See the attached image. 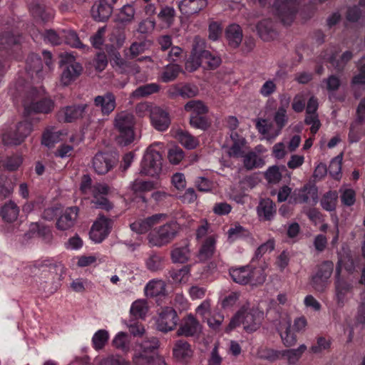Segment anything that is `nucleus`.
I'll use <instances>...</instances> for the list:
<instances>
[{"label": "nucleus", "instance_id": "62", "mask_svg": "<svg viewBox=\"0 0 365 365\" xmlns=\"http://www.w3.org/2000/svg\"><path fill=\"white\" fill-rule=\"evenodd\" d=\"M215 239L213 237H209L205 241L200 249V257L203 259H207L212 256L215 251Z\"/></svg>", "mask_w": 365, "mask_h": 365}, {"label": "nucleus", "instance_id": "3", "mask_svg": "<svg viewBox=\"0 0 365 365\" xmlns=\"http://www.w3.org/2000/svg\"><path fill=\"white\" fill-rule=\"evenodd\" d=\"M162 155L159 151L149 146L143 156L140 173L151 177L158 176L162 170Z\"/></svg>", "mask_w": 365, "mask_h": 365}, {"label": "nucleus", "instance_id": "44", "mask_svg": "<svg viewBox=\"0 0 365 365\" xmlns=\"http://www.w3.org/2000/svg\"><path fill=\"white\" fill-rule=\"evenodd\" d=\"M157 354L135 351L132 357L133 365H154Z\"/></svg>", "mask_w": 365, "mask_h": 365}, {"label": "nucleus", "instance_id": "64", "mask_svg": "<svg viewBox=\"0 0 365 365\" xmlns=\"http://www.w3.org/2000/svg\"><path fill=\"white\" fill-rule=\"evenodd\" d=\"M130 188L135 193L148 192L154 188V184L150 181L135 180L131 184Z\"/></svg>", "mask_w": 365, "mask_h": 365}, {"label": "nucleus", "instance_id": "25", "mask_svg": "<svg viewBox=\"0 0 365 365\" xmlns=\"http://www.w3.org/2000/svg\"><path fill=\"white\" fill-rule=\"evenodd\" d=\"M173 356L180 361H187L193 355L190 344L182 339L175 341L173 349Z\"/></svg>", "mask_w": 365, "mask_h": 365}, {"label": "nucleus", "instance_id": "28", "mask_svg": "<svg viewBox=\"0 0 365 365\" xmlns=\"http://www.w3.org/2000/svg\"><path fill=\"white\" fill-rule=\"evenodd\" d=\"M202 46L199 49L202 63H204L206 68L210 70L217 68L221 63L220 57L205 49V41L203 38H202Z\"/></svg>", "mask_w": 365, "mask_h": 365}, {"label": "nucleus", "instance_id": "42", "mask_svg": "<svg viewBox=\"0 0 365 365\" xmlns=\"http://www.w3.org/2000/svg\"><path fill=\"white\" fill-rule=\"evenodd\" d=\"M158 19L170 26L175 20V10L173 6L168 5L161 6L160 11L157 14Z\"/></svg>", "mask_w": 365, "mask_h": 365}, {"label": "nucleus", "instance_id": "11", "mask_svg": "<svg viewBox=\"0 0 365 365\" xmlns=\"http://www.w3.org/2000/svg\"><path fill=\"white\" fill-rule=\"evenodd\" d=\"M106 48L108 51H112V61L115 66L120 71L121 73H131L136 74L140 73V66L135 63L128 61L122 58L119 51H116L113 45H106Z\"/></svg>", "mask_w": 365, "mask_h": 365}, {"label": "nucleus", "instance_id": "54", "mask_svg": "<svg viewBox=\"0 0 365 365\" xmlns=\"http://www.w3.org/2000/svg\"><path fill=\"white\" fill-rule=\"evenodd\" d=\"M175 94L180 96L183 98H190L197 96L198 89L193 85L176 86L175 87Z\"/></svg>", "mask_w": 365, "mask_h": 365}, {"label": "nucleus", "instance_id": "23", "mask_svg": "<svg viewBox=\"0 0 365 365\" xmlns=\"http://www.w3.org/2000/svg\"><path fill=\"white\" fill-rule=\"evenodd\" d=\"M207 6V0H182L178 4L180 12L186 16L198 14Z\"/></svg>", "mask_w": 365, "mask_h": 365}, {"label": "nucleus", "instance_id": "7", "mask_svg": "<svg viewBox=\"0 0 365 365\" xmlns=\"http://www.w3.org/2000/svg\"><path fill=\"white\" fill-rule=\"evenodd\" d=\"M202 331V325L192 314L183 317L176 331L178 336L193 337L198 336Z\"/></svg>", "mask_w": 365, "mask_h": 365}, {"label": "nucleus", "instance_id": "45", "mask_svg": "<svg viewBox=\"0 0 365 365\" xmlns=\"http://www.w3.org/2000/svg\"><path fill=\"white\" fill-rule=\"evenodd\" d=\"M257 30L260 38L265 41L273 38L275 33L272 29L271 22L268 20H263L257 25Z\"/></svg>", "mask_w": 365, "mask_h": 365}, {"label": "nucleus", "instance_id": "6", "mask_svg": "<svg viewBox=\"0 0 365 365\" xmlns=\"http://www.w3.org/2000/svg\"><path fill=\"white\" fill-rule=\"evenodd\" d=\"M32 125L28 121L19 122L14 130H9L2 135V142L6 145H20L31 133Z\"/></svg>", "mask_w": 365, "mask_h": 365}, {"label": "nucleus", "instance_id": "47", "mask_svg": "<svg viewBox=\"0 0 365 365\" xmlns=\"http://www.w3.org/2000/svg\"><path fill=\"white\" fill-rule=\"evenodd\" d=\"M249 284L252 286L262 284L266 279L264 271L261 267H252L249 266Z\"/></svg>", "mask_w": 365, "mask_h": 365}, {"label": "nucleus", "instance_id": "35", "mask_svg": "<svg viewBox=\"0 0 365 365\" xmlns=\"http://www.w3.org/2000/svg\"><path fill=\"white\" fill-rule=\"evenodd\" d=\"M276 212L275 205L269 199H265L260 202L258 207V214L265 220H270Z\"/></svg>", "mask_w": 365, "mask_h": 365}, {"label": "nucleus", "instance_id": "27", "mask_svg": "<svg viewBox=\"0 0 365 365\" xmlns=\"http://www.w3.org/2000/svg\"><path fill=\"white\" fill-rule=\"evenodd\" d=\"M242 30L238 24H232L226 28L225 38L231 48H238L242 43Z\"/></svg>", "mask_w": 365, "mask_h": 365}, {"label": "nucleus", "instance_id": "24", "mask_svg": "<svg viewBox=\"0 0 365 365\" xmlns=\"http://www.w3.org/2000/svg\"><path fill=\"white\" fill-rule=\"evenodd\" d=\"M26 71L31 78L36 77L41 78L43 73V61L41 56L37 53H30L26 60Z\"/></svg>", "mask_w": 365, "mask_h": 365}, {"label": "nucleus", "instance_id": "55", "mask_svg": "<svg viewBox=\"0 0 365 365\" xmlns=\"http://www.w3.org/2000/svg\"><path fill=\"white\" fill-rule=\"evenodd\" d=\"M357 67L359 73L353 76L351 84V86H362L365 87V56H363L357 62Z\"/></svg>", "mask_w": 365, "mask_h": 365}, {"label": "nucleus", "instance_id": "34", "mask_svg": "<svg viewBox=\"0 0 365 365\" xmlns=\"http://www.w3.org/2000/svg\"><path fill=\"white\" fill-rule=\"evenodd\" d=\"M113 7L106 0H100L96 9V14H93V18L98 21H107L111 16Z\"/></svg>", "mask_w": 365, "mask_h": 365}, {"label": "nucleus", "instance_id": "14", "mask_svg": "<svg viewBox=\"0 0 365 365\" xmlns=\"http://www.w3.org/2000/svg\"><path fill=\"white\" fill-rule=\"evenodd\" d=\"M68 65L63 68L61 81L64 86H68L74 81L81 73L83 67L81 63L75 61L74 57L69 55Z\"/></svg>", "mask_w": 365, "mask_h": 365}, {"label": "nucleus", "instance_id": "37", "mask_svg": "<svg viewBox=\"0 0 365 365\" xmlns=\"http://www.w3.org/2000/svg\"><path fill=\"white\" fill-rule=\"evenodd\" d=\"M249 266L230 269V274L232 280L240 284H249Z\"/></svg>", "mask_w": 365, "mask_h": 365}, {"label": "nucleus", "instance_id": "59", "mask_svg": "<svg viewBox=\"0 0 365 365\" xmlns=\"http://www.w3.org/2000/svg\"><path fill=\"white\" fill-rule=\"evenodd\" d=\"M151 45V41H143L141 42H133L130 48H129V58H136L140 54L143 53Z\"/></svg>", "mask_w": 365, "mask_h": 365}, {"label": "nucleus", "instance_id": "60", "mask_svg": "<svg viewBox=\"0 0 365 365\" xmlns=\"http://www.w3.org/2000/svg\"><path fill=\"white\" fill-rule=\"evenodd\" d=\"M130 312L135 318H144L148 312L145 302L143 300L134 302L132 304Z\"/></svg>", "mask_w": 365, "mask_h": 365}, {"label": "nucleus", "instance_id": "31", "mask_svg": "<svg viewBox=\"0 0 365 365\" xmlns=\"http://www.w3.org/2000/svg\"><path fill=\"white\" fill-rule=\"evenodd\" d=\"M19 214V207L12 201H9L3 205L0 210V215L6 222H14Z\"/></svg>", "mask_w": 365, "mask_h": 365}, {"label": "nucleus", "instance_id": "29", "mask_svg": "<svg viewBox=\"0 0 365 365\" xmlns=\"http://www.w3.org/2000/svg\"><path fill=\"white\" fill-rule=\"evenodd\" d=\"M230 138L232 145L229 148L227 154L230 158H238L244 155L243 148L245 145L246 140L240 136L237 132H231Z\"/></svg>", "mask_w": 365, "mask_h": 365}, {"label": "nucleus", "instance_id": "33", "mask_svg": "<svg viewBox=\"0 0 365 365\" xmlns=\"http://www.w3.org/2000/svg\"><path fill=\"white\" fill-rule=\"evenodd\" d=\"M54 107V102L49 98H43L36 102H32L27 108L34 113H48Z\"/></svg>", "mask_w": 365, "mask_h": 365}, {"label": "nucleus", "instance_id": "9", "mask_svg": "<svg viewBox=\"0 0 365 365\" xmlns=\"http://www.w3.org/2000/svg\"><path fill=\"white\" fill-rule=\"evenodd\" d=\"M118 162V158L110 153H98L93 159V168L100 175H104L111 170Z\"/></svg>", "mask_w": 365, "mask_h": 365}, {"label": "nucleus", "instance_id": "51", "mask_svg": "<svg viewBox=\"0 0 365 365\" xmlns=\"http://www.w3.org/2000/svg\"><path fill=\"white\" fill-rule=\"evenodd\" d=\"M180 143L187 149H194L197 145V140L188 132L180 130L177 132Z\"/></svg>", "mask_w": 365, "mask_h": 365}, {"label": "nucleus", "instance_id": "30", "mask_svg": "<svg viewBox=\"0 0 365 365\" xmlns=\"http://www.w3.org/2000/svg\"><path fill=\"white\" fill-rule=\"evenodd\" d=\"M62 135L63 133L61 130H56L53 127L47 128L42 133L41 144L51 148L61 140Z\"/></svg>", "mask_w": 365, "mask_h": 365}, {"label": "nucleus", "instance_id": "61", "mask_svg": "<svg viewBox=\"0 0 365 365\" xmlns=\"http://www.w3.org/2000/svg\"><path fill=\"white\" fill-rule=\"evenodd\" d=\"M135 14V11L132 5H124L118 14V19L121 23H130L133 20Z\"/></svg>", "mask_w": 365, "mask_h": 365}, {"label": "nucleus", "instance_id": "38", "mask_svg": "<svg viewBox=\"0 0 365 365\" xmlns=\"http://www.w3.org/2000/svg\"><path fill=\"white\" fill-rule=\"evenodd\" d=\"M190 252L187 245L175 247L171 251V259L174 263H185L188 261Z\"/></svg>", "mask_w": 365, "mask_h": 365}, {"label": "nucleus", "instance_id": "21", "mask_svg": "<svg viewBox=\"0 0 365 365\" xmlns=\"http://www.w3.org/2000/svg\"><path fill=\"white\" fill-rule=\"evenodd\" d=\"M86 107V104L66 106L58 111V120L66 123L73 122L83 116Z\"/></svg>", "mask_w": 365, "mask_h": 365}, {"label": "nucleus", "instance_id": "53", "mask_svg": "<svg viewBox=\"0 0 365 365\" xmlns=\"http://www.w3.org/2000/svg\"><path fill=\"white\" fill-rule=\"evenodd\" d=\"M14 190V184L11 180L6 175H0V200L8 197Z\"/></svg>", "mask_w": 365, "mask_h": 365}, {"label": "nucleus", "instance_id": "16", "mask_svg": "<svg viewBox=\"0 0 365 365\" xmlns=\"http://www.w3.org/2000/svg\"><path fill=\"white\" fill-rule=\"evenodd\" d=\"M110 222V220L104 215H99L93 223V242L101 243L108 235Z\"/></svg>", "mask_w": 365, "mask_h": 365}, {"label": "nucleus", "instance_id": "50", "mask_svg": "<svg viewBox=\"0 0 365 365\" xmlns=\"http://www.w3.org/2000/svg\"><path fill=\"white\" fill-rule=\"evenodd\" d=\"M258 356L261 359L267 360L271 363L282 358V351L271 348L264 347L258 350Z\"/></svg>", "mask_w": 365, "mask_h": 365}, {"label": "nucleus", "instance_id": "15", "mask_svg": "<svg viewBox=\"0 0 365 365\" xmlns=\"http://www.w3.org/2000/svg\"><path fill=\"white\" fill-rule=\"evenodd\" d=\"M62 264L60 262H56L53 259H46L43 260H36L32 262L28 267L31 274L34 276L44 275L51 271H55L58 267H61Z\"/></svg>", "mask_w": 365, "mask_h": 365}, {"label": "nucleus", "instance_id": "43", "mask_svg": "<svg viewBox=\"0 0 365 365\" xmlns=\"http://www.w3.org/2000/svg\"><path fill=\"white\" fill-rule=\"evenodd\" d=\"M243 163L247 170H252L264 165V160L254 152H250L246 155H243Z\"/></svg>", "mask_w": 365, "mask_h": 365}, {"label": "nucleus", "instance_id": "56", "mask_svg": "<svg viewBox=\"0 0 365 365\" xmlns=\"http://www.w3.org/2000/svg\"><path fill=\"white\" fill-rule=\"evenodd\" d=\"M146 267L151 272H157L163 269V257L157 254L153 253L145 261Z\"/></svg>", "mask_w": 365, "mask_h": 365}, {"label": "nucleus", "instance_id": "32", "mask_svg": "<svg viewBox=\"0 0 365 365\" xmlns=\"http://www.w3.org/2000/svg\"><path fill=\"white\" fill-rule=\"evenodd\" d=\"M290 98L288 97L284 101V105L279 106L274 115V120L277 127L276 135H278L282 129L286 125L288 121L286 108L288 107Z\"/></svg>", "mask_w": 365, "mask_h": 365}, {"label": "nucleus", "instance_id": "4", "mask_svg": "<svg viewBox=\"0 0 365 365\" xmlns=\"http://www.w3.org/2000/svg\"><path fill=\"white\" fill-rule=\"evenodd\" d=\"M0 50L4 51L8 57L21 61L23 58L21 47V36L11 31L0 34Z\"/></svg>", "mask_w": 365, "mask_h": 365}, {"label": "nucleus", "instance_id": "2", "mask_svg": "<svg viewBox=\"0 0 365 365\" xmlns=\"http://www.w3.org/2000/svg\"><path fill=\"white\" fill-rule=\"evenodd\" d=\"M179 230L180 226L175 221L167 222L149 234V242L155 247L164 246L173 240Z\"/></svg>", "mask_w": 365, "mask_h": 365}, {"label": "nucleus", "instance_id": "1", "mask_svg": "<svg viewBox=\"0 0 365 365\" xmlns=\"http://www.w3.org/2000/svg\"><path fill=\"white\" fill-rule=\"evenodd\" d=\"M135 116L133 113L123 110L115 114L113 128L118 133L116 142L121 146L130 144L135 138Z\"/></svg>", "mask_w": 365, "mask_h": 365}, {"label": "nucleus", "instance_id": "22", "mask_svg": "<svg viewBox=\"0 0 365 365\" xmlns=\"http://www.w3.org/2000/svg\"><path fill=\"white\" fill-rule=\"evenodd\" d=\"M78 213L76 206L67 207L56 222V227L61 230H67L74 225Z\"/></svg>", "mask_w": 365, "mask_h": 365}, {"label": "nucleus", "instance_id": "20", "mask_svg": "<svg viewBox=\"0 0 365 365\" xmlns=\"http://www.w3.org/2000/svg\"><path fill=\"white\" fill-rule=\"evenodd\" d=\"M277 330L284 346L289 347L296 344L297 336L291 331V319L289 317H286L281 319Z\"/></svg>", "mask_w": 365, "mask_h": 365}, {"label": "nucleus", "instance_id": "36", "mask_svg": "<svg viewBox=\"0 0 365 365\" xmlns=\"http://www.w3.org/2000/svg\"><path fill=\"white\" fill-rule=\"evenodd\" d=\"M165 284L163 280H152L145 287L147 297H153L165 294Z\"/></svg>", "mask_w": 365, "mask_h": 365}, {"label": "nucleus", "instance_id": "49", "mask_svg": "<svg viewBox=\"0 0 365 365\" xmlns=\"http://www.w3.org/2000/svg\"><path fill=\"white\" fill-rule=\"evenodd\" d=\"M337 200V192L336 191H329L323 195L321 200V205L327 211H333L336 209Z\"/></svg>", "mask_w": 365, "mask_h": 365}, {"label": "nucleus", "instance_id": "5", "mask_svg": "<svg viewBox=\"0 0 365 365\" xmlns=\"http://www.w3.org/2000/svg\"><path fill=\"white\" fill-rule=\"evenodd\" d=\"M301 0H276L274 8L284 24L289 25L298 11Z\"/></svg>", "mask_w": 365, "mask_h": 365}, {"label": "nucleus", "instance_id": "26", "mask_svg": "<svg viewBox=\"0 0 365 365\" xmlns=\"http://www.w3.org/2000/svg\"><path fill=\"white\" fill-rule=\"evenodd\" d=\"M94 104L103 115H109L115 108V98L113 93H107L104 96H96Z\"/></svg>", "mask_w": 365, "mask_h": 365}, {"label": "nucleus", "instance_id": "57", "mask_svg": "<svg viewBox=\"0 0 365 365\" xmlns=\"http://www.w3.org/2000/svg\"><path fill=\"white\" fill-rule=\"evenodd\" d=\"M109 339L108 332L105 329L98 330L93 336V344L97 350L103 349Z\"/></svg>", "mask_w": 365, "mask_h": 365}, {"label": "nucleus", "instance_id": "10", "mask_svg": "<svg viewBox=\"0 0 365 365\" xmlns=\"http://www.w3.org/2000/svg\"><path fill=\"white\" fill-rule=\"evenodd\" d=\"M179 318L175 309L166 307L163 309L157 321V328L163 332H168L173 330L178 322Z\"/></svg>", "mask_w": 365, "mask_h": 365}, {"label": "nucleus", "instance_id": "13", "mask_svg": "<svg viewBox=\"0 0 365 365\" xmlns=\"http://www.w3.org/2000/svg\"><path fill=\"white\" fill-rule=\"evenodd\" d=\"M246 311L242 314V322L244 329L247 332H253L259 329L262 314L257 309H250L249 303L245 304Z\"/></svg>", "mask_w": 365, "mask_h": 365}, {"label": "nucleus", "instance_id": "48", "mask_svg": "<svg viewBox=\"0 0 365 365\" xmlns=\"http://www.w3.org/2000/svg\"><path fill=\"white\" fill-rule=\"evenodd\" d=\"M182 71L181 67L176 63L166 66L161 74V79L164 83L174 81Z\"/></svg>", "mask_w": 365, "mask_h": 365}, {"label": "nucleus", "instance_id": "46", "mask_svg": "<svg viewBox=\"0 0 365 365\" xmlns=\"http://www.w3.org/2000/svg\"><path fill=\"white\" fill-rule=\"evenodd\" d=\"M185 110L191 112L190 115H203L208 112V108L201 101H190L185 105Z\"/></svg>", "mask_w": 365, "mask_h": 365}, {"label": "nucleus", "instance_id": "8", "mask_svg": "<svg viewBox=\"0 0 365 365\" xmlns=\"http://www.w3.org/2000/svg\"><path fill=\"white\" fill-rule=\"evenodd\" d=\"M339 273L340 268H338L334 282V299L337 306L339 307H343L347 300L346 296L352 293L354 287L351 282L340 277Z\"/></svg>", "mask_w": 365, "mask_h": 365}, {"label": "nucleus", "instance_id": "39", "mask_svg": "<svg viewBox=\"0 0 365 365\" xmlns=\"http://www.w3.org/2000/svg\"><path fill=\"white\" fill-rule=\"evenodd\" d=\"M307 350L304 344L300 345L297 349H290L282 351V357H286L289 365L295 364Z\"/></svg>", "mask_w": 365, "mask_h": 365}, {"label": "nucleus", "instance_id": "40", "mask_svg": "<svg viewBox=\"0 0 365 365\" xmlns=\"http://www.w3.org/2000/svg\"><path fill=\"white\" fill-rule=\"evenodd\" d=\"M130 343L128 334L123 331L118 333L112 341L113 346L124 353L130 351Z\"/></svg>", "mask_w": 365, "mask_h": 365}, {"label": "nucleus", "instance_id": "12", "mask_svg": "<svg viewBox=\"0 0 365 365\" xmlns=\"http://www.w3.org/2000/svg\"><path fill=\"white\" fill-rule=\"evenodd\" d=\"M294 200L297 203H308L312 205L317 204L318 190L315 185L307 184L294 192Z\"/></svg>", "mask_w": 365, "mask_h": 365}, {"label": "nucleus", "instance_id": "41", "mask_svg": "<svg viewBox=\"0 0 365 365\" xmlns=\"http://www.w3.org/2000/svg\"><path fill=\"white\" fill-rule=\"evenodd\" d=\"M160 90V86L157 83H148L137 88L133 91L131 96L134 98H140L157 93Z\"/></svg>", "mask_w": 365, "mask_h": 365}, {"label": "nucleus", "instance_id": "18", "mask_svg": "<svg viewBox=\"0 0 365 365\" xmlns=\"http://www.w3.org/2000/svg\"><path fill=\"white\" fill-rule=\"evenodd\" d=\"M202 46V38L199 36H195L192 41L190 56L185 64V69L187 71L193 72L201 66L202 61L200 56L199 49L201 48L200 47Z\"/></svg>", "mask_w": 365, "mask_h": 365}, {"label": "nucleus", "instance_id": "52", "mask_svg": "<svg viewBox=\"0 0 365 365\" xmlns=\"http://www.w3.org/2000/svg\"><path fill=\"white\" fill-rule=\"evenodd\" d=\"M191 265H186L179 269H172L170 271V277L175 282H185L188 280Z\"/></svg>", "mask_w": 365, "mask_h": 365}, {"label": "nucleus", "instance_id": "58", "mask_svg": "<svg viewBox=\"0 0 365 365\" xmlns=\"http://www.w3.org/2000/svg\"><path fill=\"white\" fill-rule=\"evenodd\" d=\"M138 346L139 352L154 354L153 351L159 347V341L156 337L153 336L143 341Z\"/></svg>", "mask_w": 365, "mask_h": 365}, {"label": "nucleus", "instance_id": "17", "mask_svg": "<svg viewBox=\"0 0 365 365\" xmlns=\"http://www.w3.org/2000/svg\"><path fill=\"white\" fill-rule=\"evenodd\" d=\"M152 125L158 131L166 130L170 125L169 113L160 107H155L150 111Z\"/></svg>", "mask_w": 365, "mask_h": 365}, {"label": "nucleus", "instance_id": "19", "mask_svg": "<svg viewBox=\"0 0 365 365\" xmlns=\"http://www.w3.org/2000/svg\"><path fill=\"white\" fill-rule=\"evenodd\" d=\"M29 9L35 19L43 22L48 21L53 17V10L46 6L42 0H33Z\"/></svg>", "mask_w": 365, "mask_h": 365}, {"label": "nucleus", "instance_id": "63", "mask_svg": "<svg viewBox=\"0 0 365 365\" xmlns=\"http://www.w3.org/2000/svg\"><path fill=\"white\" fill-rule=\"evenodd\" d=\"M341 203L347 207L353 205L356 202V192L351 188L340 189Z\"/></svg>", "mask_w": 365, "mask_h": 365}]
</instances>
